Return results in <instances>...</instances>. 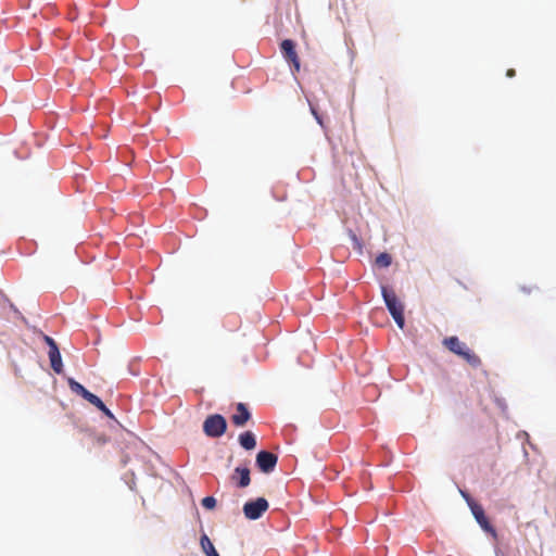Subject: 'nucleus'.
Masks as SVG:
<instances>
[{"instance_id":"nucleus-1","label":"nucleus","mask_w":556,"mask_h":556,"mask_svg":"<svg viewBox=\"0 0 556 556\" xmlns=\"http://www.w3.org/2000/svg\"><path fill=\"white\" fill-rule=\"evenodd\" d=\"M381 294L384 300L386 306L393 317L394 321L399 326L400 329H404L405 319H404V305L397 299L395 292L392 289H389L387 286L381 287Z\"/></svg>"},{"instance_id":"nucleus-2","label":"nucleus","mask_w":556,"mask_h":556,"mask_svg":"<svg viewBox=\"0 0 556 556\" xmlns=\"http://www.w3.org/2000/svg\"><path fill=\"white\" fill-rule=\"evenodd\" d=\"M442 343L450 352L460 356L469 365L478 367L481 364L480 357L470 351L456 336L445 338Z\"/></svg>"},{"instance_id":"nucleus-3","label":"nucleus","mask_w":556,"mask_h":556,"mask_svg":"<svg viewBox=\"0 0 556 556\" xmlns=\"http://www.w3.org/2000/svg\"><path fill=\"white\" fill-rule=\"evenodd\" d=\"M227 430V421L224 416L213 414L203 422V432L210 438H220Z\"/></svg>"},{"instance_id":"nucleus-4","label":"nucleus","mask_w":556,"mask_h":556,"mask_svg":"<svg viewBox=\"0 0 556 556\" xmlns=\"http://www.w3.org/2000/svg\"><path fill=\"white\" fill-rule=\"evenodd\" d=\"M268 509V502L264 497L247 502L243 505V514L250 520H256Z\"/></svg>"},{"instance_id":"nucleus-5","label":"nucleus","mask_w":556,"mask_h":556,"mask_svg":"<svg viewBox=\"0 0 556 556\" xmlns=\"http://www.w3.org/2000/svg\"><path fill=\"white\" fill-rule=\"evenodd\" d=\"M278 457L268 451H261L256 455V465L264 473H270L275 470Z\"/></svg>"},{"instance_id":"nucleus-6","label":"nucleus","mask_w":556,"mask_h":556,"mask_svg":"<svg viewBox=\"0 0 556 556\" xmlns=\"http://www.w3.org/2000/svg\"><path fill=\"white\" fill-rule=\"evenodd\" d=\"M280 50L283 58L293 64L295 71L300 70V60L295 51V43L291 39H285L280 43Z\"/></svg>"},{"instance_id":"nucleus-7","label":"nucleus","mask_w":556,"mask_h":556,"mask_svg":"<svg viewBox=\"0 0 556 556\" xmlns=\"http://www.w3.org/2000/svg\"><path fill=\"white\" fill-rule=\"evenodd\" d=\"M230 480L238 488H247L251 483L250 469L248 467H237L230 476Z\"/></svg>"},{"instance_id":"nucleus-8","label":"nucleus","mask_w":556,"mask_h":556,"mask_svg":"<svg viewBox=\"0 0 556 556\" xmlns=\"http://www.w3.org/2000/svg\"><path fill=\"white\" fill-rule=\"evenodd\" d=\"M251 419V413L244 403L236 405V413L231 416V422L237 427H243Z\"/></svg>"},{"instance_id":"nucleus-9","label":"nucleus","mask_w":556,"mask_h":556,"mask_svg":"<svg viewBox=\"0 0 556 556\" xmlns=\"http://www.w3.org/2000/svg\"><path fill=\"white\" fill-rule=\"evenodd\" d=\"M48 355H49L51 368L56 374H61L63 371V363H62V357H61L59 348L49 349Z\"/></svg>"},{"instance_id":"nucleus-10","label":"nucleus","mask_w":556,"mask_h":556,"mask_svg":"<svg viewBox=\"0 0 556 556\" xmlns=\"http://www.w3.org/2000/svg\"><path fill=\"white\" fill-rule=\"evenodd\" d=\"M239 443L248 451L253 450L256 446L255 435L251 431H245L239 435Z\"/></svg>"},{"instance_id":"nucleus-11","label":"nucleus","mask_w":556,"mask_h":556,"mask_svg":"<svg viewBox=\"0 0 556 556\" xmlns=\"http://www.w3.org/2000/svg\"><path fill=\"white\" fill-rule=\"evenodd\" d=\"M67 384L72 392L80 395L83 399L86 400L88 394H90V391H88L83 384L74 380L73 378L67 379Z\"/></svg>"},{"instance_id":"nucleus-12","label":"nucleus","mask_w":556,"mask_h":556,"mask_svg":"<svg viewBox=\"0 0 556 556\" xmlns=\"http://www.w3.org/2000/svg\"><path fill=\"white\" fill-rule=\"evenodd\" d=\"M201 546L206 556H219L213 543L205 534H203L201 538Z\"/></svg>"},{"instance_id":"nucleus-13","label":"nucleus","mask_w":556,"mask_h":556,"mask_svg":"<svg viewBox=\"0 0 556 556\" xmlns=\"http://www.w3.org/2000/svg\"><path fill=\"white\" fill-rule=\"evenodd\" d=\"M469 508L477 520V522H481L485 517L484 510L482 506L478 503H469Z\"/></svg>"},{"instance_id":"nucleus-14","label":"nucleus","mask_w":556,"mask_h":556,"mask_svg":"<svg viewBox=\"0 0 556 556\" xmlns=\"http://www.w3.org/2000/svg\"><path fill=\"white\" fill-rule=\"evenodd\" d=\"M391 263H392V257L389 253H380L376 257V265H378L379 267H388L391 265Z\"/></svg>"},{"instance_id":"nucleus-15","label":"nucleus","mask_w":556,"mask_h":556,"mask_svg":"<svg viewBox=\"0 0 556 556\" xmlns=\"http://www.w3.org/2000/svg\"><path fill=\"white\" fill-rule=\"evenodd\" d=\"M86 401H88L90 404L96 406L98 409H104V403L101 401L100 397H98L96 394H93L91 392L86 397Z\"/></svg>"},{"instance_id":"nucleus-16","label":"nucleus","mask_w":556,"mask_h":556,"mask_svg":"<svg viewBox=\"0 0 556 556\" xmlns=\"http://www.w3.org/2000/svg\"><path fill=\"white\" fill-rule=\"evenodd\" d=\"M479 526L485 531L491 533L494 538L496 536V531L493 526L490 523L488 518H484L481 522H478Z\"/></svg>"},{"instance_id":"nucleus-17","label":"nucleus","mask_w":556,"mask_h":556,"mask_svg":"<svg viewBox=\"0 0 556 556\" xmlns=\"http://www.w3.org/2000/svg\"><path fill=\"white\" fill-rule=\"evenodd\" d=\"M202 505L206 509H213L216 506V500L213 496H206L202 500Z\"/></svg>"},{"instance_id":"nucleus-18","label":"nucleus","mask_w":556,"mask_h":556,"mask_svg":"<svg viewBox=\"0 0 556 556\" xmlns=\"http://www.w3.org/2000/svg\"><path fill=\"white\" fill-rule=\"evenodd\" d=\"M45 342L48 344L49 349H56V342L49 336H43Z\"/></svg>"},{"instance_id":"nucleus-19","label":"nucleus","mask_w":556,"mask_h":556,"mask_svg":"<svg viewBox=\"0 0 556 556\" xmlns=\"http://www.w3.org/2000/svg\"><path fill=\"white\" fill-rule=\"evenodd\" d=\"M462 495H463V497L465 498V501L467 502L468 505H469V503H471V504L476 503L468 493L462 491Z\"/></svg>"},{"instance_id":"nucleus-20","label":"nucleus","mask_w":556,"mask_h":556,"mask_svg":"<svg viewBox=\"0 0 556 556\" xmlns=\"http://www.w3.org/2000/svg\"><path fill=\"white\" fill-rule=\"evenodd\" d=\"M100 410L103 412L105 414V416H108L109 418L114 419V415L105 405H104V409H100Z\"/></svg>"},{"instance_id":"nucleus-21","label":"nucleus","mask_w":556,"mask_h":556,"mask_svg":"<svg viewBox=\"0 0 556 556\" xmlns=\"http://www.w3.org/2000/svg\"><path fill=\"white\" fill-rule=\"evenodd\" d=\"M506 75L508 77H514L516 75V72H515V70L510 68V70L507 71Z\"/></svg>"},{"instance_id":"nucleus-22","label":"nucleus","mask_w":556,"mask_h":556,"mask_svg":"<svg viewBox=\"0 0 556 556\" xmlns=\"http://www.w3.org/2000/svg\"><path fill=\"white\" fill-rule=\"evenodd\" d=\"M531 290H532L531 288L522 287V291L526 292V293H530Z\"/></svg>"}]
</instances>
